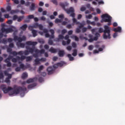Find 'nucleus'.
<instances>
[{"label":"nucleus","mask_w":125,"mask_h":125,"mask_svg":"<svg viewBox=\"0 0 125 125\" xmlns=\"http://www.w3.org/2000/svg\"><path fill=\"white\" fill-rule=\"evenodd\" d=\"M2 91L5 94L7 93L8 92L10 91L9 93L10 96H13L14 95H18L21 92H22L23 94H25V92L27 91V88L25 87H22L21 86H18L15 85L14 86L13 88L11 87H8L7 88L6 85H2L0 87Z\"/></svg>","instance_id":"f257e3e1"},{"label":"nucleus","mask_w":125,"mask_h":125,"mask_svg":"<svg viewBox=\"0 0 125 125\" xmlns=\"http://www.w3.org/2000/svg\"><path fill=\"white\" fill-rule=\"evenodd\" d=\"M37 43L38 42H25V44L27 45V46H25L26 50L24 51H20L18 53L19 55L22 56L23 54H24L25 56H28L29 55L30 53H33L35 51V46H36ZM30 45H32V47H30Z\"/></svg>","instance_id":"f03ea898"},{"label":"nucleus","mask_w":125,"mask_h":125,"mask_svg":"<svg viewBox=\"0 0 125 125\" xmlns=\"http://www.w3.org/2000/svg\"><path fill=\"white\" fill-rule=\"evenodd\" d=\"M104 30L103 28L100 27L99 29V32L100 33H104L103 38L104 40L111 39V30H110V27H108V25H105L104 26Z\"/></svg>","instance_id":"7ed1b4c3"},{"label":"nucleus","mask_w":125,"mask_h":125,"mask_svg":"<svg viewBox=\"0 0 125 125\" xmlns=\"http://www.w3.org/2000/svg\"><path fill=\"white\" fill-rule=\"evenodd\" d=\"M102 20L101 21V23L107 22V26H111L112 25V17L109 15L108 14H103L101 16Z\"/></svg>","instance_id":"20e7f679"},{"label":"nucleus","mask_w":125,"mask_h":125,"mask_svg":"<svg viewBox=\"0 0 125 125\" xmlns=\"http://www.w3.org/2000/svg\"><path fill=\"white\" fill-rule=\"evenodd\" d=\"M14 40L15 41H18L19 42L17 43V45L18 47H20L22 48H24L25 47V43H21L22 41H25L26 40V37L25 36H22V37H19L18 36L15 35L14 37Z\"/></svg>","instance_id":"39448f33"},{"label":"nucleus","mask_w":125,"mask_h":125,"mask_svg":"<svg viewBox=\"0 0 125 125\" xmlns=\"http://www.w3.org/2000/svg\"><path fill=\"white\" fill-rule=\"evenodd\" d=\"M60 6L66 12L67 14H70L75 12V10L72 7H70L69 9L65 8L69 6V3L67 2L60 3Z\"/></svg>","instance_id":"423d86ee"},{"label":"nucleus","mask_w":125,"mask_h":125,"mask_svg":"<svg viewBox=\"0 0 125 125\" xmlns=\"http://www.w3.org/2000/svg\"><path fill=\"white\" fill-rule=\"evenodd\" d=\"M6 10L7 12H10L11 15H13L16 13H19L20 12V10L18 9L16 10H11V7L10 6H8L6 7Z\"/></svg>","instance_id":"0eeeda50"},{"label":"nucleus","mask_w":125,"mask_h":125,"mask_svg":"<svg viewBox=\"0 0 125 125\" xmlns=\"http://www.w3.org/2000/svg\"><path fill=\"white\" fill-rule=\"evenodd\" d=\"M4 36V35L2 33H0V43H3L4 44H6L8 43L7 39L3 38L2 40L1 39Z\"/></svg>","instance_id":"6e6552de"},{"label":"nucleus","mask_w":125,"mask_h":125,"mask_svg":"<svg viewBox=\"0 0 125 125\" xmlns=\"http://www.w3.org/2000/svg\"><path fill=\"white\" fill-rule=\"evenodd\" d=\"M12 30L11 28V27H10L8 28H5L4 27L1 28V33L3 34L4 33H5L6 34L12 33Z\"/></svg>","instance_id":"1a4fd4ad"},{"label":"nucleus","mask_w":125,"mask_h":125,"mask_svg":"<svg viewBox=\"0 0 125 125\" xmlns=\"http://www.w3.org/2000/svg\"><path fill=\"white\" fill-rule=\"evenodd\" d=\"M34 52H35V53H37V54H43L45 53V50L44 49H42L41 50L36 49L35 47V45H34Z\"/></svg>","instance_id":"9d476101"},{"label":"nucleus","mask_w":125,"mask_h":125,"mask_svg":"<svg viewBox=\"0 0 125 125\" xmlns=\"http://www.w3.org/2000/svg\"><path fill=\"white\" fill-rule=\"evenodd\" d=\"M46 71L48 72V75H51L54 73L55 69L54 68H53L52 66H48L46 69Z\"/></svg>","instance_id":"9b49d317"},{"label":"nucleus","mask_w":125,"mask_h":125,"mask_svg":"<svg viewBox=\"0 0 125 125\" xmlns=\"http://www.w3.org/2000/svg\"><path fill=\"white\" fill-rule=\"evenodd\" d=\"M64 65V63L63 62H57L56 64H54L53 68L55 69H57L58 67H62Z\"/></svg>","instance_id":"f8f14e48"},{"label":"nucleus","mask_w":125,"mask_h":125,"mask_svg":"<svg viewBox=\"0 0 125 125\" xmlns=\"http://www.w3.org/2000/svg\"><path fill=\"white\" fill-rule=\"evenodd\" d=\"M64 39V37L62 34H60L58 35V38L55 39V40L57 42H59L60 40H62Z\"/></svg>","instance_id":"ddd939ff"},{"label":"nucleus","mask_w":125,"mask_h":125,"mask_svg":"<svg viewBox=\"0 0 125 125\" xmlns=\"http://www.w3.org/2000/svg\"><path fill=\"white\" fill-rule=\"evenodd\" d=\"M57 51H58V49L54 48L53 47H51L49 49V52L53 54L57 53Z\"/></svg>","instance_id":"4468645a"},{"label":"nucleus","mask_w":125,"mask_h":125,"mask_svg":"<svg viewBox=\"0 0 125 125\" xmlns=\"http://www.w3.org/2000/svg\"><path fill=\"white\" fill-rule=\"evenodd\" d=\"M64 39L65 40H67L66 43L67 45H69L71 43V40L69 39V36L68 35H66Z\"/></svg>","instance_id":"2eb2a0df"},{"label":"nucleus","mask_w":125,"mask_h":125,"mask_svg":"<svg viewBox=\"0 0 125 125\" xmlns=\"http://www.w3.org/2000/svg\"><path fill=\"white\" fill-rule=\"evenodd\" d=\"M4 74L5 76H8L7 77L8 79H9L10 80L12 78V74H10V73H9L7 70H4Z\"/></svg>","instance_id":"dca6fc26"},{"label":"nucleus","mask_w":125,"mask_h":125,"mask_svg":"<svg viewBox=\"0 0 125 125\" xmlns=\"http://www.w3.org/2000/svg\"><path fill=\"white\" fill-rule=\"evenodd\" d=\"M65 54L64 50H59L58 52V55L60 57H63Z\"/></svg>","instance_id":"f3484780"},{"label":"nucleus","mask_w":125,"mask_h":125,"mask_svg":"<svg viewBox=\"0 0 125 125\" xmlns=\"http://www.w3.org/2000/svg\"><path fill=\"white\" fill-rule=\"evenodd\" d=\"M10 28L12 29L11 32H14L15 33H17L18 32L17 28L15 26L11 25Z\"/></svg>","instance_id":"a211bd4d"},{"label":"nucleus","mask_w":125,"mask_h":125,"mask_svg":"<svg viewBox=\"0 0 125 125\" xmlns=\"http://www.w3.org/2000/svg\"><path fill=\"white\" fill-rule=\"evenodd\" d=\"M113 31L115 32H121L122 31V28L120 26H118L117 28H114Z\"/></svg>","instance_id":"6ab92c4d"},{"label":"nucleus","mask_w":125,"mask_h":125,"mask_svg":"<svg viewBox=\"0 0 125 125\" xmlns=\"http://www.w3.org/2000/svg\"><path fill=\"white\" fill-rule=\"evenodd\" d=\"M101 37V35L99 33L96 32L95 33V36L94 37V40L97 41L99 39V38Z\"/></svg>","instance_id":"aec40b11"},{"label":"nucleus","mask_w":125,"mask_h":125,"mask_svg":"<svg viewBox=\"0 0 125 125\" xmlns=\"http://www.w3.org/2000/svg\"><path fill=\"white\" fill-rule=\"evenodd\" d=\"M67 57L69 58L70 61H73L74 60V58L72 56L71 54H68Z\"/></svg>","instance_id":"412c9836"},{"label":"nucleus","mask_w":125,"mask_h":125,"mask_svg":"<svg viewBox=\"0 0 125 125\" xmlns=\"http://www.w3.org/2000/svg\"><path fill=\"white\" fill-rule=\"evenodd\" d=\"M28 26L27 24H24L22 25V26H21V29L22 30V31H25L26 28H27Z\"/></svg>","instance_id":"4be33fe9"},{"label":"nucleus","mask_w":125,"mask_h":125,"mask_svg":"<svg viewBox=\"0 0 125 125\" xmlns=\"http://www.w3.org/2000/svg\"><path fill=\"white\" fill-rule=\"evenodd\" d=\"M35 78H29V79H27L26 81V83H30L34 82Z\"/></svg>","instance_id":"5701e85b"},{"label":"nucleus","mask_w":125,"mask_h":125,"mask_svg":"<svg viewBox=\"0 0 125 125\" xmlns=\"http://www.w3.org/2000/svg\"><path fill=\"white\" fill-rule=\"evenodd\" d=\"M71 38L72 39H75V41L76 42L79 41V37H77V36L72 35V36H71Z\"/></svg>","instance_id":"b1692460"},{"label":"nucleus","mask_w":125,"mask_h":125,"mask_svg":"<svg viewBox=\"0 0 125 125\" xmlns=\"http://www.w3.org/2000/svg\"><path fill=\"white\" fill-rule=\"evenodd\" d=\"M29 9H30L31 11H34L35 9V4L34 3H31V6L29 7Z\"/></svg>","instance_id":"393cba45"},{"label":"nucleus","mask_w":125,"mask_h":125,"mask_svg":"<svg viewBox=\"0 0 125 125\" xmlns=\"http://www.w3.org/2000/svg\"><path fill=\"white\" fill-rule=\"evenodd\" d=\"M18 59L19 61H23L26 59V56L21 55V57L18 56Z\"/></svg>","instance_id":"a878e982"},{"label":"nucleus","mask_w":125,"mask_h":125,"mask_svg":"<svg viewBox=\"0 0 125 125\" xmlns=\"http://www.w3.org/2000/svg\"><path fill=\"white\" fill-rule=\"evenodd\" d=\"M78 51L76 49H75L73 50V53L72 55L74 57H76L77 56Z\"/></svg>","instance_id":"bb28decb"},{"label":"nucleus","mask_w":125,"mask_h":125,"mask_svg":"<svg viewBox=\"0 0 125 125\" xmlns=\"http://www.w3.org/2000/svg\"><path fill=\"white\" fill-rule=\"evenodd\" d=\"M28 77V74L26 72H23L22 75H21V79L24 80L25 78Z\"/></svg>","instance_id":"cd10ccee"},{"label":"nucleus","mask_w":125,"mask_h":125,"mask_svg":"<svg viewBox=\"0 0 125 125\" xmlns=\"http://www.w3.org/2000/svg\"><path fill=\"white\" fill-rule=\"evenodd\" d=\"M34 62H35V65H38L41 63L40 60L39 58H36L34 60Z\"/></svg>","instance_id":"c85d7f7f"},{"label":"nucleus","mask_w":125,"mask_h":125,"mask_svg":"<svg viewBox=\"0 0 125 125\" xmlns=\"http://www.w3.org/2000/svg\"><path fill=\"white\" fill-rule=\"evenodd\" d=\"M31 33H32V35L33 36V37H36L37 36V31L36 30H33L32 31H31Z\"/></svg>","instance_id":"c756f323"},{"label":"nucleus","mask_w":125,"mask_h":125,"mask_svg":"<svg viewBox=\"0 0 125 125\" xmlns=\"http://www.w3.org/2000/svg\"><path fill=\"white\" fill-rule=\"evenodd\" d=\"M44 69L43 65H40L39 66L37 71L39 72V73H40L41 72V71H42Z\"/></svg>","instance_id":"7c9ffc66"},{"label":"nucleus","mask_w":125,"mask_h":125,"mask_svg":"<svg viewBox=\"0 0 125 125\" xmlns=\"http://www.w3.org/2000/svg\"><path fill=\"white\" fill-rule=\"evenodd\" d=\"M36 86V83H33L30 85H28V86H27V89H31L32 88H34V87H35Z\"/></svg>","instance_id":"2f4dec72"},{"label":"nucleus","mask_w":125,"mask_h":125,"mask_svg":"<svg viewBox=\"0 0 125 125\" xmlns=\"http://www.w3.org/2000/svg\"><path fill=\"white\" fill-rule=\"evenodd\" d=\"M25 59H26V62H30V61H31L33 58L32 56H27V57H26Z\"/></svg>","instance_id":"473e14b6"},{"label":"nucleus","mask_w":125,"mask_h":125,"mask_svg":"<svg viewBox=\"0 0 125 125\" xmlns=\"http://www.w3.org/2000/svg\"><path fill=\"white\" fill-rule=\"evenodd\" d=\"M73 22L74 23H76V25H78L80 24V22L79 21H78L75 18L73 19Z\"/></svg>","instance_id":"72a5a7b5"},{"label":"nucleus","mask_w":125,"mask_h":125,"mask_svg":"<svg viewBox=\"0 0 125 125\" xmlns=\"http://www.w3.org/2000/svg\"><path fill=\"white\" fill-rule=\"evenodd\" d=\"M24 16L19 17L18 18V21L21 22L22 20L24 19Z\"/></svg>","instance_id":"f704fd0d"},{"label":"nucleus","mask_w":125,"mask_h":125,"mask_svg":"<svg viewBox=\"0 0 125 125\" xmlns=\"http://www.w3.org/2000/svg\"><path fill=\"white\" fill-rule=\"evenodd\" d=\"M10 54L13 55L14 56H16L19 55V52H17L16 51H12Z\"/></svg>","instance_id":"c9c22d12"},{"label":"nucleus","mask_w":125,"mask_h":125,"mask_svg":"<svg viewBox=\"0 0 125 125\" xmlns=\"http://www.w3.org/2000/svg\"><path fill=\"white\" fill-rule=\"evenodd\" d=\"M12 61L13 62H17L18 61H19V59H18V56L17 57V58H12Z\"/></svg>","instance_id":"e433bc0d"},{"label":"nucleus","mask_w":125,"mask_h":125,"mask_svg":"<svg viewBox=\"0 0 125 125\" xmlns=\"http://www.w3.org/2000/svg\"><path fill=\"white\" fill-rule=\"evenodd\" d=\"M38 42L41 44H44L45 43V41L42 39H40L38 40Z\"/></svg>","instance_id":"4c0bfd02"},{"label":"nucleus","mask_w":125,"mask_h":125,"mask_svg":"<svg viewBox=\"0 0 125 125\" xmlns=\"http://www.w3.org/2000/svg\"><path fill=\"white\" fill-rule=\"evenodd\" d=\"M86 10V8L84 6H82L80 8L81 12H84Z\"/></svg>","instance_id":"58836bf2"},{"label":"nucleus","mask_w":125,"mask_h":125,"mask_svg":"<svg viewBox=\"0 0 125 125\" xmlns=\"http://www.w3.org/2000/svg\"><path fill=\"white\" fill-rule=\"evenodd\" d=\"M62 22V20L59 19H56L55 21V23H61Z\"/></svg>","instance_id":"ea45409f"},{"label":"nucleus","mask_w":125,"mask_h":125,"mask_svg":"<svg viewBox=\"0 0 125 125\" xmlns=\"http://www.w3.org/2000/svg\"><path fill=\"white\" fill-rule=\"evenodd\" d=\"M66 49L67 51H71L72 50V48L71 46L68 45L66 47Z\"/></svg>","instance_id":"a19ab883"},{"label":"nucleus","mask_w":125,"mask_h":125,"mask_svg":"<svg viewBox=\"0 0 125 125\" xmlns=\"http://www.w3.org/2000/svg\"><path fill=\"white\" fill-rule=\"evenodd\" d=\"M20 68H21V69L22 70H24L25 69L24 64H23V63H21V64H20Z\"/></svg>","instance_id":"79ce46f5"},{"label":"nucleus","mask_w":125,"mask_h":125,"mask_svg":"<svg viewBox=\"0 0 125 125\" xmlns=\"http://www.w3.org/2000/svg\"><path fill=\"white\" fill-rule=\"evenodd\" d=\"M77 46V43L75 42H72V47L75 48Z\"/></svg>","instance_id":"37998d69"},{"label":"nucleus","mask_w":125,"mask_h":125,"mask_svg":"<svg viewBox=\"0 0 125 125\" xmlns=\"http://www.w3.org/2000/svg\"><path fill=\"white\" fill-rule=\"evenodd\" d=\"M39 24L37 22L34 23V25H33V27H34V28L37 29V28L39 27Z\"/></svg>","instance_id":"c03bdc74"},{"label":"nucleus","mask_w":125,"mask_h":125,"mask_svg":"<svg viewBox=\"0 0 125 125\" xmlns=\"http://www.w3.org/2000/svg\"><path fill=\"white\" fill-rule=\"evenodd\" d=\"M85 18L87 19H91L92 18V15L91 14H89L88 16H85Z\"/></svg>","instance_id":"a18cd8bd"},{"label":"nucleus","mask_w":125,"mask_h":125,"mask_svg":"<svg viewBox=\"0 0 125 125\" xmlns=\"http://www.w3.org/2000/svg\"><path fill=\"white\" fill-rule=\"evenodd\" d=\"M48 43L50 45H52L53 44V41L52 40H49Z\"/></svg>","instance_id":"49530a36"},{"label":"nucleus","mask_w":125,"mask_h":125,"mask_svg":"<svg viewBox=\"0 0 125 125\" xmlns=\"http://www.w3.org/2000/svg\"><path fill=\"white\" fill-rule=\"evenodd\" d=\"M7 51L8 53H9L10 54H11L12 52V49H11V47H8L7 49Z\"/></svg>","instance_id":"de8ad7c7"},{"label":"nucleus","mask_w":125,"mask_h":125,"mask_svg":"<svg viewBox=\"0 0 125 125\" xmlns=\"http://www.w3.org/2000/svg\"><path fill=\"white\" fill-rule=\"evenodd\" d=\"M40 62H45L46 61V59L45 58H41L39 59Z\"/></svg>","instance_id":"09e8293b"},{"label":"nucleus","mask_w":125,"mask_h":125,"mask_svg":"<svg viewBox=\"0 0 125 125\" xmlns=\"http://www.w3.org/2000/svg\"><path fill=\"white\" fill-rule=\"evenodd\" d=\"M51 2H52L54 4L57 5H58V2L57 0H51Z\"/></svg>","instance_id":"8fccbe9b"},{"label":"nucleus","mask_w":125,"mask_h":125,"mask_svg":"<svg viewBox=\"0 0 125 125\" xmlns=\"http://www.w3.org/2000/svg\"><path fill=\"white\" fill-rule=\"evenodd\" d=\"M7 42L11 43L13 41V39L10 38L7 39Z\"/></svg>","instance_id":"3c124183"},{"label":"nucleus","mask_w":125,"mask_h":125,"mask_svg":"<svg viewBox=\"0 0 125 125\" xmlns=\"http://www.w3.org/2000/svg\"><path fill=\"white\" fill-rule=\"evenodd\" d=\"M38 28L40 30H43V26L42 24H39Z\"/></svg>","instance_id":"603ef678"},{"label":"nucleus","mask_w":125,"mask_h":125,"mask_svg":"<svg viewBox=\"0 0 125 125\" xmlns=\"http://www.w3.org/2000/svg\"><path fill=\"white\" fill-rule=\"evenodd\" d=\"M94 48V46L92 45H90L88 46V50L90 51H92Z\"/></svg>","instance_id":"864d4df0"},{"label":"nucleus","mask_w":125,"mask_h":125,"mask_svg":"<svg viewBox=\"0 0 125 125\" xmlns=\"http://www.w3.org/2000/svg\"><path fill=\"white\" fill-rule=\"evenodd\" d=\"M34 26H28V29L29 30H30L31 32H32L33 30H34Z\"/></svg>","instance_id":"5fc2aeb1"},{"label":"nucleus","mask_w":125,"mask_h":125,"mask_svg":"<svg viewBox=\"0 0 125 125\" xmlns=\"http://www.w3.org/2000/svg\"><path fill=\"white\" fill-rule=\"evenodd\" d=\"M31 4V2L27 1L24 3V5L26 7H29L30 5Z\"/></svg>","instance_id":"6e6d98bb"},{"label":"nucleus","mask_w":125,"mask_h":125,"mask_svg":"<svg viewBox=\"0 0 125 125\" xmlns=\"http://www.w3.org/2000/svg\"><path fill=\"white\" fill-rule=\"evenodd\" d=\"M5 82L7 83H10V79L9 78H7V77L5 79Z\"/></svg>","instance_id":"4d7b16f0"},{"label":"nucleus","mask_w":125,"mask_h":125,"mask_svg":"<svg viewBox=\"0 0 125 125\" xmlns=\"http://www.w3.org/2000/svg\"><path fill=\"white\" fill-rule=\"evenodd\" d=\"M67 33V30L66 29H63L62 30V35H64Z\"/></svg>","instance_id":"13d9d810"},{"label":"nucleus","mask_w":125,"mask_h":125,"mask_svg":"<svg viewBox=\"0 0 125 125\" xmlns=\"http://www.w3.org/2000/svg\"><path fill=\"white\" fill-rule=\"evenodd\" d=\"M18 18H19V17H18L17 15H14V16H13V21H16L17 19H18Z\"/></svg>","instance_id":"bf43d9fd"},{"label":"nucleus","mask_w":125,"mask_h":125,"mask_svg":"<svg viewBox=\"0 0 125 125\" xmlns=\"http://www.w3.org/2000/svg\"><path fill=\"white\" fill-rule=\"evenodd\" d=\"M38 81L40 83H42L43 81V78L42 77H39L38 78Z\"/></svg>","instance_id":"052dcab7"},{"label":"nucleus","mask_w":125,"mask_h":125,"mask_svg":"<svg viewBox=\"0 0 125 125\" xmlns=\"http://www.w3.org/2000/svg\"><path fill=\"white\" fill-rule=\"evenodd\" d=\"M3 78H4V75L2 73V72H0V83L1 82L0 79H3Z\"/></svg>","instance_id":"680f3d73"},{"label":"nucleus","mask_w":125,"mask_h":125,"mask_svg":"<svg viewBox=\"0 0 125 125\" xmlns=\"http://www.w3.org/2000/svg\"><path fill=\"white\" fill-rule=\"evenodd\" d=\"M81 30L79 28H77L76 30V33L77 34H79L80 33H81Z\"/></svg>","instance_id":"e2e57ef3"},{"label":"nucleus","mask_w":125,"mask_h":125,"mask_svg":"<svg viewBox=\"0 0 125 125\" xmlns=\"http://www.w3.org/2000/svg\"><path fill=\"white\" fill-rule=\"evenodd\" d=\"M7 67H10L12 66V63L10 62H7Z\"/></svg>","instance_id":"0e129e2a"},{"label":"nucleus","mask_w":125,"mask_h":125,"mask_svg":"<svg viewBox=\"0 0 125 125\" xmlns=\"http://www.w3.org/2000/svg\"><path fill=\"white\" fill-rule=\"evenodd\" d=\"M9 47L11 48H13L14 47V43H10L9 45Z\"/></svg>","instance_id":"69168bd1"},{"label":"nucleus","mask_w":125,"mask_h":125,"mask_svg":"<svg viewBox=\"0 0 125 125\" xmlns=\"http://www.w3.org/2000/svg\"><path fill=\"white\" fill-rule=\"evenodd\" d=\"M34 19V16L33 15H28V19Z\"/></svg>","instance_id":"338daca9"},{"label":"nucleus","mask_w":125,"mask_h":125,"mask_svg":"<svg viewBox=\"0 0 125 125\" xmlns=\"http://www.w3.org/2000/svg\"><path fill=\"white\" fill-rule=\"evenodd\" d=\"M21 70V67H20V66H18V67H16V68L15 69V71L16 72H20Z\"/></svg>","instance_id":"774afa93"}]
</instances>
